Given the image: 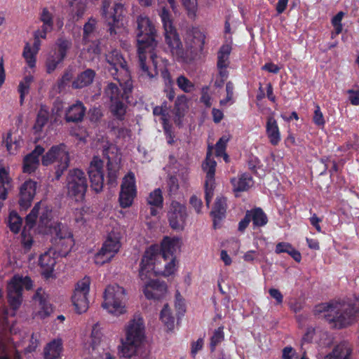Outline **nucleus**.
I'll return each instance as SVG.
<instances>
[{
    "label": "nucleus",
    "instance_id": "nucleus-1",
    "mask_svg": "<svg viewBox=\"0 0 359 359\" xmlns=\"http://www.w3.org/2000/svg\"><path fill=\"white\" fill-rule=\"evenodd\" d=\"M137 24L138 64L143 75L152 77L156 74L158 65L161 61L156 51V30L153 22L147 16H138Z\"/></svg>",
    "mask_w": 359,
    "mask_h": 359
},
{
    "label": "nucleus",
    "instance_id": "nucleus-2",
    "mask_svg": "<svg viewBox=\"0 0 359 359\" xmlns=\"http://www.w3.org/2000/svg\"><path fill=\"white\" fill-rule=\"evenodd\" d=\"M313 315L324 313V318L332 328L341 329L351 324L359 316V299L353 304L331 301L315 306Z\"/></svg>",
    "mask_w": 359,
    "mask_h": 359
},
{
    "label": "nucleus",
    "instance_id": "nucleus-3",
    "mask_svg": "<svg viewBox=\"0 0 359 359\" xmlns=\"http://www.w3.org/2000/svg\"><path fill=\"white\" fill-rule=\"evenodd\" d=\"M32 287L33 281L28 276L15 274L7 282V301L12 310L16 311L21 306L23 302V290L29 291Z\"/></svg>",
    "mask_w": 359,
    "mask_h": 359
},
{
    "label": "nucleus",
    "instance_id": "nucleus-4",
    "mask_svg": "<svg viewBox=\"0 0 359 359\" xmlns=\"http://www.w3.org/2000/svg\"><path fill=\"white\" fill-rule=\"evenodd\" d=\"M144 324L142 318L132 320L126 330V338L122 340L118 353L121 357L131 358L144 338Z\"/></svg>",
    "mask_w": 359,
    "mask_h": 359
},
{
    "label": "nucleus",
    "instance_id": "nucleus-5",
    "mask_svg": "<svg viewBox=\"0 0 359 359\" xmlns=\"http://www.w3.org/2000/svg\"><path fill=\"white\" fill-rule=\"evenodd\" d=\"M88 187L85 172L79 168L69 170L65 180L67 196L76 201L83 202Z\"/></svg>",
    "mask_w": 359,
    "mask_h": 359
},
{
    "label": "nucleus",
    "instance_id": "nucleus-6",
    "mask_svg": "<svg viewBox=\"0 0 359 359\" xmlns=\"http://www.w3.org/2000/svg\"><path fill=\"white\" fill-rule=\"evenodd\" d=\"M160 17L164 29L165 43L170 49L171 53L177 57H184V49L176 28L173 25V19L170 12L163 8Z\"/></svg>",
    "mask_w": 359,
    "mask_h": 359
},
{
    "label": "nucleus",
    "instance_id": "nucleus-7",
    "mask_svg": "<svg viewBox=\"0 0 359 359\" xmlns=\"http://www.w3.org/2000/svg\"><path fill=\"white\" fill-rule=\"evenodd\" d=\"M126 290L118 285H108L104 292L102 307L115 316L124 313L126 310Z\"/></svg>",
    "mask_w": 359,
    "mask_h": 359
},
{
    "label": "nucleus",
    "instance_id": "nucleus-8",
    "mask_svg": "<svg viewBox=\"0 0 359 359\" xmlns=\"http://www.w3.org/2000/svg\"><path fill=\"white\" fill-rule=\"evenodd\" d=\"M158 245H151L144 252L140 264L139 276L141 280H151L153 277L160 276L161 269H159L156 261L158 256Z\"/></svg>",
    "mask_w": 359,
    "mask_h": 359
},
{
    "label": "nucleus",
    "instance_id": "nucleus-9",
    "mask_svg": "<svg viewBox=\"0 0 359 359\" xmlns=\"http://www.w3.org/2000/svg\"><path fill=\"white\" fill-rule=\"evenodd\" d=\"M121 238L120 232L114 229L108 233L101 249L95 255L97 265H103L111 260L121 247Z\"/></svg>",
    "mask_w": 359,
    "mask_h": 359
},
{
    "label": "nucleus",
    "instance_id": "nucleus-10",
    "mask_svg": "<svg viewBox=\"0 0 359 359\" xmlns=\"http://www.w3.org/2000/svg\"><path fill=\"white\" fill-rule=\"evenodd\" d=\"M90 278L86 276L79 280L75 286L72 302L78 313L86 312L88 309V295L90 291Z\"/></svg>",
    "mask_w": 359,
    "mask_h": 359
},
{
    "label": "nucleus",
    "instance_id": "nucleus-11",
    "mask_svg": "<svg viewBox=\"0 0 359 359\" xmlns=\"http://www.w3.org/2000/svg\"><path fill=\"white\" fill-rule=\"evenodd\" d=\"M102 14L107 18L108 32L111 36L116 34V29L123 26L125 18V8L121 3H115L112 10L113 12L108 13V5L106 1L102 3Z\"/></svg>",
    "mask_w": 359,
    "mask_h": 359
},
{
    "label": "nucleus",
    "instance_id": "nucleus-12",
    "mask_svg": "<svg viewBox=\"0 0 359 359\" xmlns=\"http://www.w3.org/2000/svg\"><path fill=\"white\" fill-rule=\"evenodd\" d=\"M216 166L217 162L214 158H205L201 165L203 171L205 173V201L208 207L210 206L214 196Z\"/></svg>",
    "mask_w": 359,
    "mask_h": 359
},
{
    "label": "nucleus",
    "instance_id": "nucleus-13",
    "mask_svg": "<svg viewBox=\"0 0 359 359\" xmlns=\"http://www.w3.org/2000/svg\"><path fill=\"white\" fill-rule=\"evenodd\" d=\"M137 195V189L135 175L128 172L123 180L121 185L118 201L122 208H129L132 205Z\"/></svg>",
    "mask_w": 359,
    "mask_h": 359
},
{
    "label": "nucleus",
    "instance_id": "nucleus-14",
    "mask_svg": "<svg viewBox=\"0 0 359 359\" xmlns=\"http://www.w3.org/2000/svg\"><path fill=\"white\" fill-rule=\"evenodd\" d=\"M41 202L36 203L25 217V225L21 232V244L25 251H29L33 245V237L30 231L36 224Z\"/></svg>",
    "mask_w": 359,
    "mask_h": 359
},
{
    "label": "nucleus",
    "instance_id": "nucleus-15",
    "mask_svg": "<svg viewBox=\"0 0 359 359\" xmlns=\"http://www.w3.org/2000/svg\"><path fill=\"white\" fill-rule=\"evenodd\" d=\"M187 218V208L176 201L171 203L168 212L169 224L172 229L183 230Z\"/></svg>",
    "mask_w": 359,
    "mask_h": 359
},
{
    "label": "nucleus",
    "instance_id": "nucleus-16",
    "mask_svg": "<svg viewBox=\"0 0 359 359\" xmlns=\"http://www.w3.org/2000/svg\"><path fill=\"white\" fill-rule=\"evenodd\" d=\"M106 60L109 64V72L113 78L119 81L118 72L124 74L126 76L129 74L127 62L118 50H113L106 55Z\"/></svg>",
    "mask_w": 359,
    "mask_h": 359
},
{
    "label": "nucleus",
    "instance_id": "nucleus-17",
    "mask_svg": "<svg viewBox=\"0 0 359 359\" xmlns=\"http://www.w3.org/2000/svg\"><path fill=\"white\" fill-rule=\"evenodd\" d=\"M104 161L101 158H93L88 168V174L90 187L96 193L102 191L104 187Z\"/></svg>",
    "mask_w": 359,
    "mask_h": 359
},
{
    "label": "nucleus",
    "instance_id": "nucleus-18",
    "mask_svg": "<svg viewBox=\"0 0 359 359\" xmlns=\"http://www.w3.org/2000/svg\"><path fill=\"white\" fill-rule=\"evenodd\" d=\"M37 182L29 179L20 187L18 204L21 210H27L32 203L36 195Z\"/></svg>",
    "mask_w": 359,
    "mask_h": 359
},
{
    "label": "nucleus",
    "instance_id": "nucleus-19",
    "mask_svg": "<svg viewBox=\"0 0 359 359\" xmlns=\"http://www.w3.org/2000/svg\"><path fill=\"white\" fill-rule=\"evenodd\" d=\"M53 242L60 248L62 256H67L74 245L73 234L64 226L60 229V233L53 234Z\"/></svg>",
    "mask_w": 359,
    "mask_h": 359
},
{
    "label": "nucleus",
    "instance_id": "nucleus-20",
    "mask_svg": "<svg viewBox=\"0 0 359 359\" xmlns=\"http://www.w3.org/2000/svg\"><path fill=\"white\" fill-rule=\"evenodd\" d=\"M40 209L39 210V211ZM39 219L38 223V229L40 233L43 234H50L53 236L54 233H60V229L63 226L60 223H53L52 211L46 208L39 212Z\"/></svg>",
    "mask_w": 359,
    "mask_h": 359
},
{
    "label": "nucleus",
    "instance_id": "nucleus-21",
    "mask_svg": "<svg viewBox=\"0 0 359 359\" xmlns=\"http://www.w3.org/2000/svg\"><path fill=\"white\" fill-rule=\"evenodd\" d=\"M167 292V285L163 281L150 280L143 289L144 296L148 299H161Z\"/></svg>",
    "mask_w": 359,
    "mask_h": 359
},
{
    "label": "nucleus",
    "instance_id": "nucleus-22",
    "mask_svg": "<svg viewBox=\"0 0 359 359\" xmlns=\"http://www.w3.org/2000/svg\"><path fill=\"white\" fill-rule=\"evenodd\" d=\"M226 198L223 196L217 197L210 212L215 229L220 227L222 221L226 217Z\"/></svg>",
    "mask_w": 359,
    "mask_h": 359
},
{
    "label": "nucleus",
    "instance_id": "nucleus-23",
    "mask_svg": "<svg viewBox=\"0 0 359 359\" xmlns=\"http://www.w3.org/2000/svg\"><path fill=\"white\" fill-rule=\"evenodd\" d=\"M180 238L177 237L170 238L165 236L158 245L159 251L158 255H161L165 261H167L170 257H175L176 249L179 247Z\"/></svg>",
    "mask_w": 359,
    "mask_h": 359
},
{
    "label": "nucleus",
    "instance_id": "nucleus-24",
    "mask_svg": "<svg viewBox=\"0 0 359 359\" xmlns=\"http://www.w3.org/2000/svg\"><path fill=\"white\" fill-rule=\"evenodd\" d=\"M86 108L81 101L70 105L65 111V119L67 123L81 122L86 114Z\"/></svg>",
    "mask_w": 359,
    "mask_h": 359
},
{
    "label": "nucleus",
    "instance_id": "nucleus-25",
    "mask_svg": "<svg viewBox=\"0 0 359 359\" xmlns=\"http://www.w3.org/2000/svg\"><path fill=\"white\" fill-rule=\"evenodd\" d=\"M56 264L55 257L50 255L48 252L41 254L39 258V266L41 269V276L45 279L53 277L54 267Z\"/></svg>",
    "mask_w": 359,
    "mask_h": 359
},
{
    "label": "nucleus",
    "instance_id": "nucleus-26",
    "mask_svg": "<svg viewBox=\"0 0 359 359\" xmlns=\"http://www.w3.org/2000/svg\"><path fill=\"white\" fill-rule=\"evenodd\" d=\"M353 348L347 341H341L336 345L332 351L326 355L324 359H350Z\"/></svg>",
    "mask_w": 359,
    "mask_h": 359
},
{
    "label": "nucleus",
    "instance_id": "nucleus-27",
    "mask_svg": "<svg viewBox=\"0 0 359 359\" xmlns=\"http://www.w3.org/2000/svg\"><path fill=\"white\" fill-rule=\"evenodd\" d=\"M131 88L121 89L116 83H109L104 89V95L110 102L125 100L128 97V92Z\"/></svg>",
    "mask_w": 359,
    "mask_h": 359
},
{
    "label": "nucleus",
    "instance_id": "nucleus-28",
    "mask_svg": "<svg viewBox=\"0 0 359 359\" xmlns=\"http://www.w3.org/2000/svg\"><path fill=\"white\" fill-rule=\"evenodd\" d=\"M12 179L9 176V170L5 167H0V212L4 207L3 201L8 197V189L11 187Z\"/></svg>",
    "mask_w": 359,
    "mask_h": 359
},
{
    "label": "nucleus",
    "instance_id": "nucleus-29",
    "mask_svg": "<svg viewBox=\"0 0 359 359\" xmlns=\"http://www.w3.org/2000/svg\"><path fill=\"white\" fill-rule=\"evenodd\" d=\"M39 20L42 22V25L39 30L41 32V39H46L48 33L53 29V14L48 8H43L39 15Z\"/></svg>",
    "mask_w": 359,
    "mask_h": 359
},
{
    "label": "nucleus",
    "instance_id": "nucleus-30",
    "mask_svg": "<svg viewBox=\"0 0 359 359\" xmlns=\"http://www.w3.org/2000/svg\"><path fill=\"white\" fill-rule=\"evenodd\" d=\"M95 76V72L92 69H87L78 74L72 83L74 89H81L90 86Z\"/></svg>",
    "mask_w": 359,
    "mask_h": 359
},
{
    "label": "nucleus",
    "instance_id": "nucleus-31",
    "mask_svg": "<svg viewBox=\"0 0 359 359\" xmlns=\"http://www.w3.org/2000/svg\"><path fill=\"white\" fill-rule=\"evenodd\" d=\"M253 182L252 177L248 173H242L238 177L231 180L233 190L235 192L248 191L252 186Z\"/></svg>",
    "mask_w": 359,
    "mask_h": 359
},
{
    "label": "nucleus",
    "instance_id": "nucleus-32",
    "mask_svg": "<svg viewBox=\"0 0 359 359\" xmlns=\"http://www.w3.org/2000/svg\"><path fill=\"white\" fill-rule=\"evenodd\" d=\"M63 350L62 341L60 339H53L44 347V359H58Z\"/></svg>",
    "mask_w": 359,
    "mask_h": 359
},
{
    "label": "nucleus",
    "instance_id": "nucleus-33",
    "mask_svg": "<svg viewBox=\"0 0 359 359\" xmlns=\"http://www.w3.org/2000/svg\"><path fill=\"white\" fill-rule=\"evenodd\" d=\"M23 141L20 136L13 135L10 130L3 138L2 144L4 145L11 155H15L17 151L21 147Z\"/></svg>",
    "mask_w": 359,
    "mask_h": 359
},
{
    "label": "nucleus",
    "instance_id": "nucleus-34",
    "mask_svg": "<svg viewBox=\"0 0 359 359\" xmlns=\"http://www.w3.org/2000/svg\"><path fill=\"white\" fill-rule=\"evenodd\" d=\"M69 159L70 158H41V161L42 164L45 166L54 164L55 179L58 180L69 166Z\"/></svg>",
    "mask_w": 359,
    "mask_h": 359
},
{
    "label": "nucleus",
    "instance_id": "nucleus-35",
    "mask_svg": "<svg viewBox=\"0 0 359 359\" xmlns=\"http://www.w3.org/2000/svg\"><path fill=\"white\" fill-rule=\"evenodd\" d=\"M266 133L272 145H277L280 141V133L276 120L269 117L266 121Z\"/></svg>",
    "mask_w": 359,
    "mask_h": 359
},
{
    "label": "nucleus",
    "instance_id": "nucleus-36",
    "mask_svg": "<svg viewBox=\"0 0 359 359\" xmlns=\"http://www.w3.org/2000/svg\"><path fill=\"white\" fill-rule=\"evenodd\" d=\"M118 158H107V183L110 187H116L117 184V179L119 172V163L117 162Z\"/></svg>",
    "mask_w": 359,
    "mask_h": 359
},
{
    "label": "nucleus",
    "instance_id": "nucleus-37",
    "mask_svg": "<svg viewBox=\"0 0 359 359\" xmlns=\"http://www.w3.org/2000/svg\"><path fill=\"white\" fill-rule=\"evenodd\" d=\"M161 59V61L159 62L158 65V67H157V73L155 76H152V77H150L149 76H147V75H143L142 74V70H141V68L139 66V72H140V76L143 77V78H147V79H153L154 77H156L158 74V72L160 71L161 72V76L165 83V85L169 87V86H172V84H173V81H172V77H171V75H170V73L169 72V71L165 68V65H166V62H167V60H163L162 57H159Z\"/></svg>",
    "mask_w": 359,
    "mask_h": 359
},
{
    "label": "nucleus",
    "instance_id": "nucleus-38",
    "mask_svg": "<svg viewBox=\"0 0 359 359\" xmlns=\"http://www.w3.org/2000/svg\"><path fill=\"white\" fill-rule=\"evenodd\" d=\"M232 50L231 45L223 44L217 52V67H229L230 64L229 57Z\"/></svg>",
    "mask_w": 359,
    "mask_h": 359
},
{
    "label": "nucleus",
    "instance_id": "nucleus-39",
    "mask_svg": "<svg viewBox=\"0 0 359 359\" xmlns=\"http://www.w3.org/2000/svg\"><path fill=\"white\" fill-rule=\"evenodd\" d=\"M33 299L35 302H39L41 309L39 311V314L41 316V317L45 318L50 315V312L52 311V308L45 297L44 292L41 288H38L36 290L33 297Z\"/></svg>",
    "mask_w": 359,
    "mask_h": 359
},
{
    "label": "nucleus",
    "instance_id": "nucleus-40",
    "mask_svg": "<svg viewBox=\"0 0 359 359\" xmlns=\"http://www.w3.org/2000/svg\"><path fill=\"white\" fill-rule=\"evenodd\" d=\"M250 215V219L255 227H261L265 226L268 222L266 214L261 208H254L248 210Z\"/></svg>",
    "mask_w": 359,
    "mask_h": 359
},
{
    "label": "nucleus",
    "instance_id": "nucleus-41",
    "mask_svg": "<svg viewBox=\"0 0 359 359\" xmlns=\"http://www.w3.org/2000/svg\"><path fill=\"white\" fill-rule=\"evenodd\" d=\"M72 46V43L71 40L65 37L58 38L55 42V51L54 55L64 61Z\"/></svg>",
    "mask_w": 359,
    "mask_h": 359
},
{
    "label": "nucleus",
    "instance_id": "nucleus-42",
    "mask_svg": "<svg viewBox=\"0 0 359 359\" xmlns=\"http://www.w3.org/2000/svg\"><path fill=\"white\" fill-rule=\"evenodd\" d=\"M49 119V111L41 106L37 113L36 121L33 126L34 133H41L43 127L47 124Z\"/></svg>",
    "mask_w": 359,
    "mask_h": 359
},
{
    "label": "nucleus",
    "instance_id": "nucleus-43",
    "mask_svg": "<svg viewBox=\"0 0 359 359\" xmlns=\"http://www.w3.org/2000/svg\"><path fill=\"white\" fill-rule=\"evenodd\" d=\"M34 81L32 75H26L20 82L18 91L20 94V104L22 105L25 96L29 93L31 83Z\"/></svg>",
    "mask_w": 359,
    "mask_h": 359
},
{
    "label": "nucleus",
    "instance_id": "nucleus-44",
    "mask_svg": "<svg viewBox=\"0 0 359 359\" xmlns=\"http://www.w3.org/2000/svg\"><path fill=\"white\" fill-rule=\"evenodd\" d=\"M124 100L114 101L110 104V111L118 121H123L126 113V107L123 103Z\"/></svg>",
    "mask_w": 359,
    "mask_h": 359
},
{
    "label": "nucleus",
    "instance_id": "nucleus-45",
    "mask_svg": "<svg viewBox=\"0 0 359 359\" xmlns=\"http://www.w3.org/2000/svg\"><path fill=\"white\" fill-rule=\"evenodd\" d=\"M160 319L168 330H172L175 327V318L168 304H165L160 313Z\"/></svg>",
    "mask_w": 359,
    "mask_h": 359
},
{
    "label": "nucleus",
    "instance_id": "nucleus-46",
    "mask_svg": "<svg viewBox=\"0 0 359 359\" xmlns=\"http://www.w3.org/2000/svg\"><path fill=\"white\" fill-rule=\"evenodd\" d=\"M42 157H69V154L67 145L60 143L52 146L46 156H42Z\"/></svg>",
    "mask_w": 359,
    "mask_h": 359
},
{
    "label": "nucleus",
    "instance_id": "nucleus-47",
    "mask_svg": "<svg viewBox=\"0 0 359 359\" xmlns=\"http://www.w3.org/2000/svg\"><path fill=\"white\" fill-rule=\"evenodd\" d=\"M22 219L18 212L13 210L9 213L8 216V227L11 232L16 234L18 233L22 228Z\"/></svg>",
    "mask_w": 359,
    "mask_h": 359
},
{
    "label": "nucleus",
    "instance_id": "nucleus-48",
    "mask_svg": "<svg viewBox=\"0 0 359 359\" xmlns=\"http://www.w3.org/2000/svg\"><path fill=\"white\" fill-rule=\"evenodd\" d=\"M96 24V20L91 18L83 25V33L82 40L84 44H86L87 43L91 41V36L95 30Z\"/></svg>",
    "mask_w": 359,
    "mask_h": 359
},
{
    "label": "nucleus",
    "instance_id": "nucleus-49",
    "mask_svg": "<svg viewBox=\"0 0 359 359\" xmlns=\"http://www.w3.org/2000/svg\"><path fill=\"white\" fill-rule=\"evenodd\" d=\"M37 53L38 52L32 49L29 43H26L23 49L22 56L30 68L36 66V56Z\"/></svg>",
    "mask_w": 359,
    "mask_h": 359
},
{
    "label": "nucleus",
    "instance_id": "nucleus-50",
    "mask_svg": "<svg viewBox=\"0 0 359 359\" xmlns=\"http://www.w3.org/2000/svg\"><path fill=\"white\" fill-rule=\"evenodd\" d=\"M224 339V327L219 326L215 330L212 337H210V350L214 352L216 346Z\"/></svg>",
    "mask_w": 359,
    "mask_h": 359
},
{
    "label": "nucleus",
    "instance_id": "nucleus-51",
    "mask_svg": "<svg viewBox=\"0 0 359 359\" xmlns=\"http://www.w3.org/2000/svg\"><path fill=\"white\" fill-rule=\"evenodd\" d=\"M147 202L151 206H155L161 209L163 204V198L161 190L160 189H156L154 191L151 192L147 198Z\"/></svg>",
    "mask_w": 359,
    "mask_h": 359
},
{
    "label": "nucleus",
    "instance_id": "nucleus-52",
    "mask_svg": "<svg viewBox=\"0 0 359 359\" xmlns=\"http://www.w3.org/2000/svg\"><path fill=\"white\" fill-rule=\"evenodd\" d=\"M248 168L255 175L262 177L265 174L266 165L261 163L259 158H250Z\"/></svg>",
    "mask_w": 359,
    "mask_h": 359
},
{
    "label": "nucleus",
    "instance_id": "nucleus-53",
    "mask_svg": "<svg viewBox=\"0 0 359 359\" xmlns=\"http://www.w3.org/2000/svg\"><path fill=\"white\" fill-rule=\"evenodd\" d=\"M116 122L112 121L109 123V128L118 138H126L130 136L131 130L126 127H118Z\"/></svg>",
    "mask_w": 359,
    "mask_h": 359
},
{
    "label": "nucleus",
    "instance_id": "nucleus-54",
    "mask_svg": "<svg viewBox=\"0 0 359 359\" xmlns=\"http://www.w3.org/2000/svg\"><path fill=\"white\" fill-rule=\"evenodd\" d=\"M40 158H23L22 171L31 174L37 169L40 163Z\"/></svg>",
    "mask_w": 359,
    "mask_h": 359
},
{
    "label": "nucleus",
    "instance_id": "nucleus-55",
    "mask_svg": "<svg viewBox=\"0 0 359 359\" xmlns=\"http://www.w3.org/2000/svg\"><path fill=\"white\" fill-rule=\"evenodd\" d=\"M229 138L226 136H222L219 139L215 144V156L216 157H229L226 153V144Z\"/></svg>",
    "mask_w": 359,
    "mask_h": 359
},
{
    "label": "nucleus",
    "instance_id": "nucleus-56",
    "mask_svg": "<svg viewBox=\"0 0 359 359\" xmlns=\"http://www.w3.org/2000/svg\"><path fill=\"white\" fill-rule=\"evenodd\" d=\"M118 147L116 144L109 142H102V154L103 157H110L111 155L115 156L118 154Z\"/></svg>",
    "mask_w": 359,
    "mask_h": 359
},
{
    "label": "nucleus",
    "instance_id": "nucleus-57",
    "mask_svg": "<svg viewBox=\"0 0 359 359\" xmlns=\"http://www.w3.org/2000/svg\"><path fill=\"white\" fill-rule=\"evenodd\" d=\"M178 87L184 93H191L194 90V84L183 75L177 79Z\"/></svg>",
    "mask_w": 359,
    "mask_h": 359
},
{
    "label": "nucleus",
    "instance_id": "nucleus-58",
    "mask_svg": "<svg viewBox=\"0 0 359 359\" xmlns=\"http://www.w3.org/2000/svg\"><path fill=\"white\" fill-rule=\"evenodd\" d=\"M162 126L165 136L167 143L170 145H172L175 143V134L172 130V126L170 123L169 120L163 119Z\"/></svg>",
    "mask_w": 359,
    "mask_h": 359
},
{
    "label": "nucleus",
    "instance_id": "nucleus-59",
    "mask_svg": "<svg viewBox=\"0 0 359 359\" xmlns=\"http://www.w3.org/2000/svg\"><path fill=\"white\" fill-rule=\"evenodd\" d=\"M62 62L63 60H60V58L57 57L55 55H49L46 61V72L48 74H51L56 69L58 65Z\"/></svg>",
    "mask_w": 359,
    "mask_h": 359
},
{
    "label": "nucleus",
    "instance_id": "nucleus-60",
    "mask_svg": "<svg viewBox=\"0 0 359 359\" xmlns=\"http://www.w3.org/2000/svg\"><path fill=\"white\" fill-rule=\"evenodd\" d=\"M72 79V73L70 70H66L62 77L57 81V87L58 89V91L60 93L65 88L66 86L69 84L70 81Z\"/></svg>",
    "mask_w": 359,
    "mask_h": 359
},
{
    "label": "nucleus",
    "instance_id": "nucleus-61",
    "mask_svg": "<svg viewBox=\"0 0 359 359\" xmlns=\"http://www.w3.org/2000/svg\"><path fill=\"white\" fill-rule=\"evenodd\" d=\"M182 3L187 11L189 17L194 18L198 9L197 0H182Z\"/></svg>",
    "mask_w": 359,
    "mask_h": 359
},
{
    "label": "nucleus",
    "instance_id": "nucleus-62",
    "mask_svg": "<svg viewBox=\"0 0 359 359\" xmlns=\"http://www.w3.org/2000/svg\"><path fill=\"white\" fill-rule=\"evenodd\" d=\"M313 122L318 127H324L325 124L324 116L318 104H316L315 107Z\"/></svg>",
    "mask_w": 359,
    "mask_h": 359
},
{
    "label": "nucleus",
    "instance_id": "nucleus-63",
    "mask_svg": "<svg viewBox=\"0 0 359 359\" xmlns=\"http://www.w3.org/2000/svg\"><path fill=\"white\" fill-rule=\"evenodd\" d=\"M170 262L166 263L164 266L163 270L161 269L160 275L163 276H169L174 273L175 271V260L176 257H170Z\"/></svg>",
    "mask_w": 359,
    "mask_h": 359
},
{
    "label": "nucleus",
    "instance_id": "nucleus-64",
    "mask_svg": "<svg viewBox=\"0 0 359 359\" xmlns=\"http://www.w3.org/2000/svg\"><path fill=\"white\" fill-rule=\"evenodd\" d=\"M193 34L195 48L202 50L205 44V35L198 30L194 31Z\"/></svg>",
    "mask_w": 359,
    "mask_h": 359
}]
</instances>
